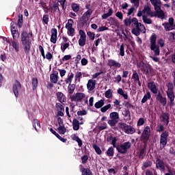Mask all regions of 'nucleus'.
I'll use <instances>...</instances> for the list:
<instances>
[{
	"label": "nucleus",
	"instance_id": "nucleus-4",
	"mask_svg": "<svg viewBox=\"0 0 175 175\" xmlns=\"http://www.w3.org/2000/svg\"><path fill=\"white\" fill-rule=\"evenodd\" d=\"M110 120H108V124L110 126H116L120 121V113L118 112H111L109 114Z\"/></svg>",
	"mask_w": 175,
	"mask_h": 175
},
{
	"label": "nucleus",
	"instance_id": "nucleus-49",
	"mask_svg": "<svg viewBox=\"0 0 175 175\" xmlns=\"http://www.w3.org/2000/svg\"><path fill=\"white\" fill-rule=\"evenodd\" d=\"M110 107H111V104H108V105L103 107L100 109L101 113H106L107 110H109V109H110Z\"/></svg>",
	"mask_w": 175,
	"mask_h": 175
},
{
	"label": "nucleus",
	"instance_id": "nucleus-51",
	"mask_svg": "<svg viewBox=\"0 0 175 175\" xmlns=\"http://www.w3.org/2000/svg\"><path fill=\"white\" fill-rule=\"evenodd\" d=\"M91 14H92V10H88L86 12L84 13L83 14V17H85V18H90V17H91Z\"/></svg>",
	"mask_w": 175,
	"mask_h": 175
},
{
	"label": "nucleus",
	"instance_id": "nucleus-36",
	"mask_svg": "<svg viewBox=\"0 0 175 175\" xmlns=\"http://www.w3.org/2000/svg\"><path fill=\"white\" fill-rule=\"evenodd\" d=\"M33 126L36 129V131H38V129H40V122H39V120L35 119L33 122Z\"/></svg>",
	"mask_w": 175,
	"mask_h": 175
},
{
	"label": "nucleus",
	"instance_id": "nucleus-2",
	"mask_svg": "<svg viewBox=\"0 0 175 175\" xmlns=\"http://www.w3.org/2000/svg\"><path fill=\"white\" fill-rule=\"evenodd\" d=\"M29 38H32V33H27L23 31L21 34V42L24 47L25 53H29L31 50V42H29Z\"/></svg>",
	"mask_w": 175,
	"mask_h": 175
},
{
	"label": "nucleus",
	"instance_id": "nucleus-64",
	"mask_svg": "<svg viewBox=\"0 0 175 175\" xmlns=\"http://www.w3.org/2000/svg\"><path fill=\"white\" fill-rule=\"evenodd\" d=\"M86 114H87V111L85 110L79 111L77 112L78 116H86Z\"/></svg>",
	"mask_w": 175,
	"mask_h": 175
},
{
	"label": "nucleus",
	"instance_id": "nucleus-19",
	"mask_svg": "<svg viewBox=\"0 0 175 175\" xmlns=\"http://www.w3.org/2000/svg\"><path fill=\"white\" fill-rule=\"evenodd\" d=\"M108 66H110V68H116V69L118 68H121V64L120 62L113 60V59H109L108 60Z\"/></svg>",
	"mask_w": 175,
	"mask_h": 175
},
{
	"label": "nucleus",
	"instance_id": "nucleus-32",
	"mask_svg": "<svg viewBox=\"0 0 175 175\" xmlns=\"http://www.w3.org/2000/svg\"><path fill=\"white\" fill-rule=\"evenodd\" d=\"M117 92L119 95H120L121 96H123L124 99H128V94L122 88H119L117 90Z\"/></svg>",
	"mask_w": 175,
	"mask_h": 175
},
{
	"label": "nucleus",
	"instance_id": "nucleus-37",
	"mask_svg": "<svg viewBox=\"0 0 175 175\" xmlns=\"http://www.w3.org/2000/svg\"><path fill=\"white\" fill-rule=\"evenodd\" d=\"M150 98H151V94H150V92H147L143 97L142 100V103H146V101L150 99Z\"/></svg>",
	"mask_w": 175,
	"mask_h": 175
},
{
	"label": "nucleus",
	"instance_id": "nucleus-27",
	"mask_svg": "<svg viewBox=\"0 0 175 175\" xmlns=\"http://www.w3.org/2000/svg\"><path fill=\"white\" fill-rule=\"evenodd\" d=\"M124 132L128 135H133V133L136 132V129L132 127V126L127 125V127H126V131H124Z\"/></svg>",
	"mask_w": 175,
	"mask_h": 175
},
{
	"label": "nucleus",
	"instance_id": "nucleus-6",
	"mask_svg": "<svg viewBox=\"0 0 175 175\" xmlns=\"http://www.w3.org/2000/svg\"><path fill=\"white\" fill-rule=\"evenodd\" d=\"M168 90L167 91V94L168 96V99H170V103L171 106L174 105V92H173V84L168 83Z\"/></svg>",
	"mask_w": 175,
	"mask_h": 175
},
{
	"label": "nucleus",
	"instance_id": "nucleus-54",
	"mask_svg": "<svg viewBox=\"0 0 175 175\" xmlns=\"http://www.w3.org/2000/svg\"><path fill=\"white\" fill-rule=\"evenodd\" d=\"M87 36L90 39V40H94V39H95V33H94L91 31H88L87 33Z\"/></svg>",
	"mask_w": 175,
	"mask_h": 175
},
{
	"label": "nucleus",
	"instance_id": "nucleus-21",
	"mask_svg": "<svg viewBox=\"0 0 175 175\" xmlns=\"http://www.w3.org/2000/svg\"><path fill=\"white\" fill-rule=\"evenodd\" d=\"M57 29L54 28L52 29L51 30V43H53L54 44H55V43H57Z\"/></svg>",
	"mask_w": 175,
	"mask_h": 175
},
{
	"label": "nucleus",
	"instance_id": "nucleus-52",
	"mask_svg": "<svg viewBox=\"0 0 175 175\" xmlns=\"http://www.w3.org/2000/svg\"><path fill=\"white\" fill-rule=\"evenodd\" d=\"M12 46L14 49L15 51H18L19 46L18 43L16 41H12Z\"/></svg>",
	"mask_w": 175,
	"mask_h": 175
},
{
	"label": "nucleus",
	"instance_id": "nucleus-30",
	"mask_svg": "<svg viewBox=\"0 0 175 175\" xmlns=\"http://www.w3.org/2000/svg\"><path fill=\"white\" fill-rule=\"evenodd\" d=\"M71 139L72 140H75V142H77V143H78V146H79V147H81V146H83V142H81V139H80V138H79L77 137V135H76V134H72L71 135Z\"/></svg>",
	"mask_w": 175,
	"mask_h": 175
},
{
	"label": "nucleus",
	"instance_id": "nucleus-5",
	"mask_svg": "<svg viewBox=\"0 0 175 175\" xmlns=\"http://www.w3.org/2000/svg\"><path fill=\"white\" fill-rule=\"evenodd\" d=\"M73 24L75 22L72 19H68L66 24V29H67V33L68 36H75V29L73 28Z\"/></svg>",
	"mask_w": 175,
	"mask_h": 175
},
{
	"label": "nucleus",
	"instance_id": "nucleus-22",
	"mask_svg": "<svg viewBox=\"0 0 175 175\" xmlns=\"http://www.w3.org/2000/svg\"><path fill=\"white\" fill-rule=\"evenodd\" d=\"M58 72L55 71L53 74L50 75V80L51 83H53V84H57L58 82Z\"/></svg>",
	"mask_w": 175,
	"mask_h": 175
},
{
	"label": "nucleus",
	"instance_id": "nucleus-40",
	"mask_svg": "<svg viewBox=\"0 0 175 175\" xmlns=\"http://www.w3.org/2000/svg\"><path fill=\"white\" fill-rule=\"evenodd\" d=\"M82 175H92V172L88 168H83L82 169Z\"/></svg>",
	"mask_w": 175,
	"mask_h": 175
},
{
	"label": "nucleus",
	"instance_id": "nucleus-58",
	"mask_svg": "<svg viewBox=\"0 0 175 175\" xmlns=\"http://www.w3.org/2000/svg\"><path fill=\"white\" fill-rule=\"evenodd\" d=\"M72 10L75 12V13H77L79 10V5L77 3L72 4Z\"/></svg>",
	"mask_w": 175,
	"mask_h": 175
},
{
	"label": "nucleus",
	"instance_id": "nucleus-18",
	"mask_svg": "<svg viewBox=\"0 0 175 175\" xmlns=\"http://www.w3.org/2000/svg\"><path fill=\"white\" fill-rule=\"evenodd\" d=\"M56 98L60 103H65V102H66V96L61 92H57L56 93Z\"/></svg>",
	"mask_w": 175,
	"mask_h": 175
},
{
	"label": "nucleus",
	"instance_id": "nucleus-46",
	"mask_svg": "<svg viewBox=\"0 0 175 175\" xmlns=\"http://www.w3.org/2000/svg\"><path fill=\"white\" fill-rule=\"evenodd\" d=\"M133 79L135 80V81H136V83H137L139 84V85H140V80L139 79V75H137V73L134 72L132 76Z\"/></svg>",
	"mask_w": 175,
	"mask_h": 175
},
{
	"label": "nucleus",
	"instance_id": "nucleus-28",
	"mask_svg": "<svg viewBox=\"0 0 175 175\" xmlns=\"http://www.w3.org/2000/svg\"><path fill=\"white\" fill-rule=\"evenodd\" d=\"M148 88H149V90H150V91H152L153 92V94H157V92H158L157 86L155 85V84L154 83H149L148 84Z\"/></svg>",
	"mask_w": 175,
	"mask_h": 175
},
{
	"label": "nucleus",
	"instance_id": "nucleus-31",
	"mask_svg": "<svg viewBox=\"0 0 175 175\" xmlns=\"http://www.w3.org/2000/svg\"><path fill=\"white\" fill-rule=\"evenodd\" d=\"M105 106V99H101L94 104L96 109H100Z\"/></svg>",
	"mask_w": 175,
	"mask_h": 175
},
{
	"label": "nucleus",
	"instance_id": "nucleus-7",
	"mask_svg": "<svg viewBox=\"0 0 175 175\" xmlns=\"http://www.w3.org/2000/svg\"><path fill=\"white\" fill-rule=\"evenodd\" d=\"M163 26L164 27V29L167 31H173V29H175L174 19L170 18L168 23H163Z\"/></svg>",
	"mask_w": 175,
	"mask_h": 175
},
{
	"label": "nucleus",
	"instance_id": "nucleus-1",
	"mask_svg": "<svg viewBox=\"0 0 175 175\" xmlns=\"http://www.w3.org/2000/svg\"><path fill=\"white\" fill-rule=\"evenodd\" d=\"M125 27H132L133 29L131 31L133 35L135 36H139L140 32L142 33H146V27L144 25H142L139 23V20L136 18H126L123 21Z\"/></svg>",
	"mask_w": 175,
	"mask_h": 175
},
{
	"label": "nucleus",
	"instance_id": "nucleus-42",
	"mask_svg": "<svg viewBox=\"0 0 175 175\" xmlns=\"http://www.w3.org/2000/svg\"><path fill=\"white\" fill-rule=\"evenodd\" d=\"M76 88L75 84H70L69 83L68 90V92L69 94H72L73 92H75V89Z\"/></svg>",
	"mask_w": 175,
	"mask_h": 175
},
{
	"label": "nucleus",
	"instance_id": "nucleus-8",
	"mask_svg": "<svg viewBox=\"0 0 175 175\" xmlns=\"http://www.w3.org/2000/svg\"><path fill=\"white\" fill-rule=\"evenodd\" d=\"M129 148H131V142H124L117 147V150L118 152H120V154H126V151H128Z\"/></svg>",
	"mask_w": 175,
	"mask_h": 175
},
{
	"label": "nucleus",
	"instance_id": "nucleus-11",
	"mask_svg": "<svg viewBox=\"0 0 175 175\" xmlns=\"http://www.w3.org/2000/svg\"><path fill=\"white\" fill-rule=\"evenodd\" d=\"M150 135H151V129L150 128V126H146L144 128V131L142 132V134L141 135V139L142 140H145L146 142H147V140H148V139L150 138Z\"/></svg>",
	"mask_w": 175,
	"mask_h": 175
},
{
	"label": "nucleus",
	"instance_id": "nucleus-45",
	"mask_svg": "<svg viewBox=\"0 0 175 175\" xmlns=\"http://www.w3.org/2000/svg\"><path fill=\"white\" fill-rule=\"evenodd\" d=\"M107 155L108 157H113V155H114V148H113V147L109 148L107 151Z\"/></svg>",
	"mask_w": 175,
	"mask_h": 175
},
{
	"label": "nucleus",
	"instance_id": "nucleus-50",
	"mask_svg": "<svg viewBox=\"0 0 175 175\" xmlns=\"http://www.w3.org/2000/svg\"><path fill=\"white\" fill-rule=\"evenodd\" d=\"M143 21L145 23V24H152V21L151 19L146 16H143Z\"/></svg>",
	"mask_w": 175,
	"mask_h": 175
},
{
	"label": "nucleus",
	"instance_id": "nucleus-26",
	"mask_svg": "<svg viewBox=\"0 0 175 175\" xmlns=\"http://www.w3.org/2000/svg\"><path fill=\"white\" fill-rule=\"evenodd\" d=\"M158 102L162 104L163 106H165L167 103L166 98L162 96V94H159L157 96Z\"/></svg>",
	"mask_w": 175,
	"mask_h": 175
},
{
	"label": "nucleus",
	"instance_id": "nucleus-53",
	"mask_svg": "<svg viewBox=\"0 0 175 175\" xmlns=\"http://www.w3.org/2000/svg\"><path fill=\"white\" fill-rule=\"evenodd\" d=\"M33 90L38 88V78H33L32 79Z\"/></svg>",
	"mask_w": 175,
	"mask_h": 175
},
{
	"label": "nucleus",
	"instance_id": "nucleus-13",
	"mask_svg": "<svg viewBox=\"0 0 175 175\" xmlns=\"http://www.w3.org/2000/svg\"><path fill=\"white\" fill-rule=\"evenodd\" d=\"M12 90L16 98H18V92H20V90H21V83L16 81L13 84Z\"/></svg>",
	"mask_w": 175,
	"mask_h": 175
},
{
	"label": "nucleus",
	"instance_id": "nucleus-56",
	"mask_svg": "<svg viewBox=\"0 0 175 175\" xmlns=\"http://www.w3.org/2000/svg\"><path fill=\"white\" fill-rule=\"evenodd\" d=\"M109 30V27H106L105 26H100L97 29V32H103V31Z\"/></svg>",
	"mask_w": 175,
	"mask_h": 175
},
{
	"label": "nucleus",
	"instance_id": "nucleus-34",
	"mask_svg": "<svg viewBox=\"0 0 175 175\" xmlns=\"http://www.w3.org/2000/svg\"><path fill=\"white\" fill-rule=\"evenodd\" d=\"M82 76H83V73L81 72H80V71L76 72L75 75V81H77V83H80Z\"/></svg>",
	"mask_w": 175,
	"mask_h": 175
},
{
	"label": "nucleus",
	"instance_id": "nucleus-63",
	"mask_svg": "<svg viewBox=\"0 0 175 175\" xmlns=\"http://www.w3.org/2000/svg\"><path fill=\"white\" fill-rule=\"evenodd\" d=\"M42 21L45 24H49V15H44L42 18Z\"/></svg>",
	"mask_w": 175,
	"mask_h": 175
},
{
	"label": "nucleus",
	"instance_id": "nucleus-3",
	"mask_svg": "<svg viewBox=\"0 0 175 175\" xmlns=\"http://www.w3.org/2000/svg\"><path fill=\"white\" fill-rule=\"evenodd\" d=\"M150 49L154 53L155 57H158L161 54V50L159 46L157 45V34L153 33L150 36Z\"/></svg>",
	"mask_w": 175,
	"mask_h": 175
},
{
	"label": "nucleus",
	"instance_id": "nucleus-25",
	"mask_svg": "<svg viewBox=\"0 0 175 175\" xmlns=\"http://www.w3.org/2000/svg\"><path fill=\"white\" fill-rule=\"evenodd\" d=\"M152 6H154V9H158L162 6V1L161 0H150Z\"/></svg>",
	"mask_w": 175,
	"mask_h": 175
},
{
	"label": "nucleus",
	"instance_id": "nucleus-12",
	"mask_svg": "<svg viewBox=\"0 0 175 175\" xmlns=\"http://www.w3.org/2000/svg\"><path fill=\"white\" fill-rule=\"evenodd\" d=\"M167 136H169V133H163L161 135L160 139V148H165L166 144H167Z\"/></svg>",
	"mask_w": 175,
	"mask_h": 175
},
{
	"label": "nucleus",
	"instance_id": "nucleus-29",
	"mask_svg": "<svg viewBox=\"0 0 175 175\" xmlns=\"http://www.w3.org/2000/svg\"><path fill=\"white\" fill-rule=\"evenodd\" d=\"M72 128H73L74 131H79V129H80V124L77 119L73 120Z\"/></svg>",
	"mask_w": 175,
	"mask_h": 175
},
{
	"label": "nucleus",
	"instance_id": "nucleus-39",
	"mask_svg": "<svg viewBox=\"0 0 175 175\" xmlns=\"http://www.w3.org/2000/svg\"><path fill=\"white\" fill-rule=\"evenodd\" d=\"M128 124H125V123H122V122H119L118 124V126L120 129H122V131H124L125 132L126 127H127Z\"/></svg>",
	"mask_w": 175,
	"mask_h": 175
},
{
	"label": "nucleus",
	"instance_id": "nucleus-57",
	"mask_svg": "<svg viewBox=\"0 0 175 175\" xmlns=\"http://www.w3.org/2000/svg\"><path fill=\"white\" fill-rule=\"evenodd\" d=\"M55 107H56L57 110H58V111H64V106L62 105L61 103H56Z\"/></svg>",
	"mask_w": 175,
	"mask_h": 175
},
{
	"label": "nucleus",
	"instance_id": "nucleus-24",
	"mask_svg": "<svg viewBox=\"0 0 175 175\" xmlns=\"http://www.w3.org/2000/svg\"><path fill=\"white\" fill-rule=\"evenodd\" d=\"M143 13H146L148 16H150L151 17H155V13L151 12V8L148 5L144 6Z\"/></svg>",
	"mask_w": 175,
	"mask_h": 175
},
{
	"label": "nucleus",
	"instance_id": "nucleus-15",
	"mask_svg": "<svg viewBox=\"0 0 175 175\" xmlns=\"http://www.w3.org/2000/svg\"><path fill=\"white\" fill-rule=\"evenodd\" d=\"M13 25H14V23H11V33L13 37L14 40H17L18 39L20 35L18 34V31L17 29L15 28Z\"/></svg>",
	"mask_w": 175,
	"mask_h": 175
},
{
	"label": "nucleus",
	"instance_id": "nucleus-35",
	"mask_svg": "<svg viewBox=\"0 0 175 175\" xmlns=\"http://www.w3.org/2000/svg\"><path fill=\"white\" fill-rule=\"evenodd\" d=\"M73 77H75L73 72L69 73L67 79H66V84H72V80H73Z\"/></svg>",
	"mask_w": 175,
	"mask_h": 175
},
{
	"label": "nucleus",
	"instance_id": "nucleus-33",
	"mask_svg": "<svg viewBox=\"0 0 175 175\" xmlns=\"http://www.w3.org/2000/svg\"><path fill=\"white\" fill-rule=\"evenodd\" d=\"M111 16H113V9L109 8L107 13L102 15V19L106 20V18H109Z\"/></svg>",
	"mask_w": 175,
	"mask_h": 175
},
{
	"label": "nucleus",
	"instance_id": "nucleus-44",
	"mask_svg": "<svg viewBox=\"0 0 175 175\" xmlns=\"http://www.w3.org/2000/svg\"><path fill=\"white\" fill-rule=\"evenodd\" d=\"M105 98H107L108 99L111 98V96H113V91H111V90L109 89L108 90H107L105 92Z\"/></svg>",
	"mask_w": 175,
	"mask_h": 175
},
{
	"label": "nucleus",
	"instance_id": "nucleus-41",
	"mask_svg": "<svg viewBox=\"0 0 175 175\" xmlns=\"http://www.w3.org/2000/svg\"><path fill=\"white\" fill-rule=\"evenodd\" d=\"M92 147L98 155H100V154H102V150H100V148H99L96 144H94Z\"/></svg>",
	"mask_w": 175,
	"mask_h": 175
},
{
	"label": "nucleus",
	"instance_id": "nucleus-16",
	"mask_svg": "<svg viewBox=\"0 0 175 175\" xmlns=\"http://www.w3.org/2000/svg\"><path fill=\"white\" fill-rule=\"evenodd\" d=\"M96 85V81L95 79H89L87 83V88L88 91H94Z\"/></svg>",
	"mask_w": 175,
	"mask_h": 175
},
{
	"label": "nucleus",
	"instance_id": "nucleus-23",
	"mask_svg": "<svg viewBox=\"0 0 175 175\" xmlns=\"http://www.w3.org/2000/svg\"><path fill=\"white\" fill-rule=\"evenodd\" d=\"M109 21L111 23V28H120V22L113 18H109Z\"/></svg>",
	"mask_w": 175,
	"mask_h": 175
},
{
	"label": "nucleus",
	"instance_id": "nucleus-55",
	"mask_svg": "<svg viewBox=\"0 0 175 175\" xmlns=\"http://www.w3.org/2000/svg\"><path fill=\"white\" fill-rule=\"evenodd\" d=\"M157 43L160 47H165V40L163 38H160L158 41Z\"/></svg>",
	"mask_w": 175,
	"mask_h": 175
},
{
	"label": "nucleus",
	"instance_id": "nucleus-20",
	"mask_svg": "<svg viewBox=\"0 0 175 175\" xmlns=\"http://www.w3.org/2000/svg\"><path fill=\"white\" fill-rule=\"evenodd\" d=\"M160 120L163 125H167V124H169V113H163L160 117Z\"/></svg>",
	"mask_w": 175,
	"mask_h": 175
},
{
	"label": "nucleus",
	"instance_id": "nucleus-59",
	"mask_svg": "<svg viewBox=\"0 0 175 175\" xmlns=\"http://www.w3.org/2000/svg\"><path fill=\"white\" fill-rule=\"evenodd\" d=\"M116 16L118 17V18H119V20H121V21H122V18H124V14H122V12H116Z\"/></svg>",
	"mask_w": 175,
	"mask_h": 175
},
{
	"label": "nucleus",
	"instance_id": "nucleus-60",
	"mask_svg": "<svg viewBox=\"0 0 175 175\" xmlns=\"http://www.w3.org/2000/svg\"><path fill=\"white\" fill-rule=\"evenodd\" d=\"M142 125H144V118H140L137 121V126H142Z\"/></svg>",
	"mask_w": 175,
	"mask_h": 175
},
{
	"label": "nucleus",
	"instance_id": "nucleus-17",
	"mask_svg": "<svg viewBox=\"0 0 175 175\" xmlns=\"http://www.w3.org/2000/svg\"><path fill=\"white\" fill-rule=\"evenodd\" d=\"M155 12L154 13V17L157 16L159 18L163 19L165 18V12L162 9H161V7H159L158 8H154Z\"/></svg>",
	"mask_w": 175,
	"mask_h": 175
},
{
	"label": "nucleus",
	"instance_id": "nucleus-9",
	"mask_svg": "<svg viewBox=\"0 0 175 175\" xmlns=\"http://www.w3.org/2000/svg\"><path fill=\"white\" fill-rule=\"evenodd\" d=\"M84 98H85V94L78 92L72 95L70 99L71 102H81Z\"/></svg>",
	"mask_w": 175,
	"mask_h": 175
},
{
	"label": "nucleus",
	"instance_id": "nucleus-47",
	"mask_svg": "<svg viewBox=\"0 0 175 175\" xmlns=\"http://www.w3.org/2000/svg\"><path fill=\"white\" fill-rule=\"evenodd\" d=\"M156 166L159 169H163L165 167V164L163 163V161L158 160Z\"/></svg>",
	"mask_w": 175,
	"mask_h": 175
},
{
	"label": "nucleus",
	"instance_id": "nucleus-43",
	"mask_svg": "<svg viewBox=\"0 0 175 175\" xmlns=\"http://www.w3.org/2000/svg\"><path fill=\"white\" fill-rule=\"evenodd\" d=\"M68 47H69V42H64L63 44H62L61 50L62 53H65V50H66Z\"/></svg>",
	"mask_w": 175,
	"mask_h": 175
},
{
	"label": "nucleus",
	"instance_id": "nucleus-61",
	"mask_svg": "<svg viewBox=\"0 0 175 175\" xmlns=\"http://www.w3.org/2000/svg\"><path fill=\"white\" fill-rule=\"evenodd\" d=\"M23 25V15L19 16V18L18 20V26L19 28H21V26Z\"/></svg>",
	"mask_w": 175,
	"mask_h": 175
},
{
	"label": "nucleus",
	"instance_id": "nucleus-38",
	"mask_svg": "<svg viewBox=\"0 0 175 175\" xmlns=\"http://www.w3.org/2000/svg\"><path fill=\"white\" fill-rule=\"evenodd\" d=\"M57 131L60 135H65V133H66V129L65 128V126H59Z\"/></svg>",
	"mask_w": 175,
	"mask_h": 175
},
{
	"label": "nucleus",
	"instance_id": "nucleus-10",
	"mask_svg": "<svg viewBox=\"0 0 175 175\" xmlns=\"http://www.w3.org/2000/svg\"><path fill=\"white\" fill-rule=\"evenodd\" d=\"M79 39L78 40L79 44L81 47H84L85 46V42H87V35H85V32L82 29L79 30Z\"/></svg>",
	"mask_w": 175,
	"mask_h": 175
},
{
	"label": "nucleus",
	"instance_id": "nucleus-62",
	"mask_svg": "<svg viewBox=\"0 0 175 175\" xmlns=\"http://www.w3.org/2000/svg\"><path fill=\"white\" fill-rule=\"evenodd\" d=\"M60 77H64L66 75V71L64 69H58Z\"/></svg>",
	"mask_w": 175,
	"mask_h": 175
},
{
	"label": "nucleus",
	"instance_id": "nucleus-14",
	"mask_svg": "<svg viewBox=\"0 0 175 175\" xmlns=\"http://www.w3.org/2000/svg\"><path fill=\"white\" fill-rule=\"evenodd\" d=\"M138 68H140L141 70L144 72H146V73H150L151 72V67L146 64H144L143 62H140L137 64Z\"/></svg>",
	"mask_w": 175,
	"mask_h": 175
},
{
	"label": "nucleus",
	"instance_id": "nucleus-48",
	"mask_svg": "<svg viewBox=\"0 0 175 175\" xmlns=\"http://www.w3.org/2000/svg\"><path fill=\"white\" fill-rule=\"evenodd\" d=\"M120 55H121V57H124V55H125V47L124 46V44H122V45H120Z\"/></svg>",
	"mask_w": 175,
	"mask_h": 175
}]
</instances>
